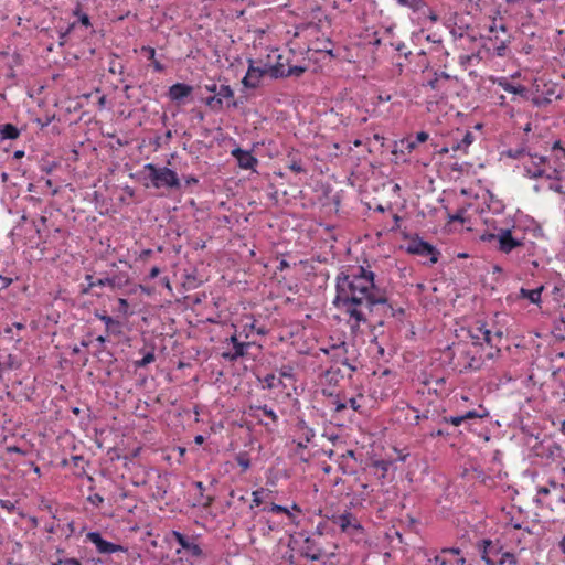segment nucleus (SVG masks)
<instances>
[{
    "label": "nucleus",
    "instance_id": "4c0bfd02",
    "mask_svg": "<svg viewBox=\"0 0 565 565\" xmlns=\"http://www.w3.org/2000/svg\"><path fill=\"white\" fill-rule=\"evenodd\" d=\"M113 311L116 313V317L122 318V319H126L132 315V312L129 311L128 300L125 298L118 299V305Z\"/></svg>",
    "mask_w": 565,
    "mask_h": 565
},
{
    "label": "nucleus",
    "instance_id": "c85d7f7f",
    "mask_svg": "<svg viewBox=\"0 0 565 565\" xmlns=\"http://www.w3.org/2000/svg\"><path fill=\"white\" fill-rule=\"evenodd\" d=\"M262 511L273 512L277 514H286L287 518L290 520L291 523L297 524L296 516L294 513L285 505H280L277 503L271 502L269 505H266L262 509Z\"/></svg>",
    "mask_w": 565,
    "mask_h": 565
},
{
    "label": "nucleus",
    "instance_id": "aec40b11",
    "mask_svg": "<svg viewBox=\"0 0 565 565\" xmlns=\"http://www.w3.org/2000/svg\"><path fill=\"white\" fill-rule=\"evenodd\" d=\"M269 71V76L273 79L286 78V65L289 67V58H284L281 54H278L274 64L266 63Z\"/></svg>",
    "mask_w": 565,
    "mask_h": 565
},
{
    "label": "nucleus",
    "instance_id": "1a4fd4ad",
    "mask_svg": "<svg viewBox=\"0 0 565 565\" xmlns=\"http://www.w3.org/2000/svg\"><path fill=\"white\" fill-rule=\"evenodd\" d=\"M171 536L181 547L177 550L178 554L181 553V550H183L191 557L202 558L205 556L203 550L199 544L194 542L193 537H190L177 530L171 531Z\"/></svg>",
    "mask_w": 565,
    "mask_h": 565
},
{
    "label": "nucleus",
    "instance_id": "f3484780",
    "mask_svg": "<svg viewBox=\"0 0 565 565\" xmlns=\"http://www.w3.org/2000/svg\"><path fill=\"white\" fill-rule=\"evenodd\" d=\"M232 156L237 160V164L242 169H255L258 164V159L249 150L237 147L232 150Z\"/></svg>",
    "mask_w": 565,
    "mask_h": 565
},
{
    "label": "nucleus",
    "instance_id": "4d7b16f0",
    "mask_svg": "<svg viewBox=\"0 0 565 565\" xmlns=\"http://www.w3.org/2000/svg\"><path fill=\"white\" fill-rule=\"evenodd\" d=\"M491 203L489 204V209L492 210L493 213L500 214L504 210V205L500 200H494L492 193H490Z\"/></svg>",
    "mask_w": 565,
    "mask_h": 565
},
{
    "label": "nucleus",
    "instance_id": "dca6fc26",
    "mask_svg": "<svg viewBox=\"0 0 565 565\" xmlns=\"http://www.w3.org/2000/svg\"><path fill=\"white\" fill-rule=\"evenodd\" d=\"M495 83L505 92L519 96L523 100L530 99V89L521 84H513L508 77H499Z\"/></svg>",
    "mask_w": 565,
    "mask_h": 565
},
{
    "label": "nucleus",
    "instance_id": "c756f323",
    "mask_svg": "<svg viewBox=\"0 0 565 565\" xmlns=\"http://www.w3.org/2000/svg\"><path fill=\"white\" fill-rule=\"evenodd\" d=\"M30 228L34 232V235L29 237L25 244H31V246L35 245L39 247L41 244H43L45 235L43 234L41 227L38 225V222L34 220L30 222Z\"/></svg>",
    "mask_w": 565,
    "mask_h": 565
},
{
    "label": "nucleus",
    "instance_id": "6ab92c4d",
    "mask_svg": "<svg viewBox=\"0 0 565 565\" xmlns=\"http://www.w3.org/2000/svg\"><path fill=\"white\" fill-rule=\"evenodd\" d=\"M128 282V276L125 273L113 275L111 277L98 278L94 282L97 287H109L110 289L122 288Z\"/></svg>",
    "mask_w": 565,
    "mask_h": 565
},
{
    "label": "nucleus",
    "instance_id": "0e129e2a",
    "mask_svg": "<svg viewBox=\"0 0 565 565\" xmlns=\"http://www.w3.org/2000/svg\"><path fill=\"white\" fill-rule=\"evenodd\" d=\"M182 179H183L182 188H184V189H189L193 185L199 184V178H196L195 175H183Z\"/></svg>",
    "mask_w": 565,
    "mask_h": 565
},
{
    "label": "nucleus",
    "instance_id": "39448f33",
    "mask_svg": "<svg viewBox=\"0 0 565 565\" xmlns=\"http://www.w3.org/2000/svg\"><path fill=\"white\" fill-rule=\"evenodd\" d=\"M497 249L502 254H510L518 248H525V238L513 236L512 228H497Z\"/></svg>",
    "mask_w": 565,
    "mask_h": 565
},
{
    "label": "nucleus",
    "instance_id": "6e6d98bb",
    "mask_svg": "<svg viewBox=\"0 0 565 565\" xmlns=\"http://www.w3.org/2000/svg\"><path fill=\"white\" fill-rule=\"evenodd\" d=\"M217 96L223 100V98L227 99L228 102L233 99L234 92L231 88L230 85L222 84L218 88Z\"/></svg>",
    "mask_w": 565,
    "mask_h": 565
},
{
    "label": "nucleus",
    "instance_id": "a211bd4d",
    "mask_svg": "<svg viewBox=\"0 0 565 565\" xmlns=\"http://www.w3.org/2000/svg\"><path fill=\"white\" fill-rule=\"evenodd\" d=\"M193 87L185 83H175L169 87L168 97L178 104L184 102L185 98L191 96Z\"/></svg>",
    "mask_w": 565,
    "mask_h": 565
},
{
    "label": "nucleus",
    "instance_id": "79ce46f5",
    "mask_svg": "<svg viewBox=\"0 0 565 565\" xmlns=\"http://www.w3.org/2000/svg\"><path fill=\"white\" fill-rule=\"evenodd\" d=\"M562 452H563V448L561 447L559 444L555 443V441H552L547 447H546V457L552 459V460H555L556 458H559L562 457Z\"/></svg>",
    "mask_w": 565,
    "mask_h": 565
},
{
    "label": "nucleus",
    "instance_id": "69168bd1",
    "mask_svg": "<svg viewBox=\"0 0 565 565\" xmlns=\"http://www.w3.org/2000/svg\"><path fill=\"white\" fill-rule=\"evenodd\" d=\"M247 100V97L246 96H239L238 98L236 99H232L230 102H227L226 106L227 108H232V109H237L238 107H241L245 102Z\"/></svg>",
    "mask_w": 565,
    "mask_h": 565
},
{
    "label": "nucleus",
    "instance_id": "f03ea898",
    "mask_svg": "<svg viewBox=\"0 0 565 565\" xmlns=\"http://www.w3.org/2000/svg\"><path fill=\"white\" fill-rule=\"evenodd\" d=\"M143 185L156 190H181L182 183L178 173L166 167L156 163H146L142 168Z\"/></svg>",
    "mask_w": 565,
    "mask_h": 565
},
{
    "label": "nucleus",
    "instance_id": "37998d69",
    "mask_svg": "<svg viewBox=\"0 0 565 565\" xmlns=\"http://www.w3.org/2000/svg\"><path fill=\"white\" fill-rule=\"evenodd\" d=\"M466 356L469 359L468 364L465 366L466 371H478L482 366L481 358L470 355V352H466Z\"/></svg>",
    "mask_w": 565,
    "mask_h": 565
},
{
    "label": "nucleus",
    "instance_id": "7ed1b4c3",
    "mask_svg": "<svg viewBox=\"0 0 565 565\" xmlns=\"http://www.w3.org/2000/svg\"><path fill=\"white\" fill-rule=\"evenodd\" d=\"M468 334L472 340L473 345H482L483 343H486L491 349H495V353L489 352L487 354V359H493L494 355L500 352L499 344L501 343L503 338L502 331L499 330L492 333V331L487 328L486 323L477 322L468 328Z\"/></svg>",
    "mask_w": 565,
    "mask_h": 565
},
{
    "label": "nucleus",
    "instance_id": "3c124183",
    "mask_svg": "<svg viewBox=\"0 0 565 565\" xmlns=\"http://www.w3.org/2000/svg\"><path fill=\"white\" fill-rule=\"evenodd\" d=\"M529 157L537 160V161L534 160L532 162V166H530L532 169L543 168L542 166L550 163V159L546 156H539L537 153L529 152Z\"/></svg>",
    "mask_w": 565,
    "mask_h": 565
},
{
    "label": "nucleus",
    "instance_id": "f8f14e48",
    "mask_svg": "<svg viewBox=\"0 0 565 565\" xmlns=\"http://www.w3.org/2000/svg\"><path fill=\"white\" fill-rule=\"evenodd\" d=\"M330 520L333 524L338 525L343 533L363 530V526L356 521L354 514L348 510L341 514H333Z\"/></svg>",
    "mask_w": 565,
    "mask_h": 565
},
{
    "label": "nucleus",
    "instance_id": "cd10ccee",
    "mask_svg": "<svg viewBox=\"0 0 565 565\" xmlns=\"http://www.w3.org/2000/svg\"><path fill=\"white\" fill-rule=\"evenodd\" d=\"M543 290L544 286H540L532 290L521 288L520 297L523 299H527L531 303L539 305L541 302V295Z\"/></svg>",
    "mask_w": 565,
    "mask_h": 565
},
{
    "label": "nucleus",
    "instance_id": "58836bf2",
    "mask_svg": "<svg viewBox=\"0 0 565 565\" xmlns=\"http://www.w3.org/2000/svg\"><path fill=\"white\" fill-rule=\"evenodd\" d=\"M393 463L394 462L392 460L379 459L374 460L371 466L381 471V476L379 477L380 479H385L386 473Z\"/></svg>",
    "mask_w": 565,
    "mask_h": 565
},
{
    "label": "nucleus",
    "instance_id": "5701e85b",
    "mask_svg": "<svg viewBox=\"0 0 565 565\" xmlns=\"http://www.w3.org/2000/svg\"><path fill=\"white\" fill-rule=\"evenodd\" d=\"M489 43L492 46H489L488 50H492L493 54L497 56H504L508 49V43L510 42L509 39L502 40L498 35L489 36L488 38Z\"/></svg>",
    "mask_w": 565,
    "mask_h": 565
},
{
    "label": "nucleus",
    "instance_id": "052dcab7",
    "mask_svg": "<svg viewBox=\"0 0 565 565\" xmlns=\"http://www.w3.org/2000/svg\"><path fill=\"white\" fill-rule=\"evenodd\" d=\"M391 46L394 47L395 51L402 53L405 58H408L411 55H412V52L411 51H405L406 49V45L404 42L402 41H398V42H392L391 43Z\"/></svg>",
    "mask_w": 565,
    "mask_h": 565
},
{
    "label": "nucleus",
    "instance_id": "603ef678",
    "mask_svg": "<svg viewBox=\"0 0 565 565\" xmlns=\"http://www.w3.org/2000/svg\"><path fill=\"white\" fill-rule=\"evenodd\" d=\"M295 369L292 365L290 364H284L281 365V367L278 370L279 372V377L282 380V377L285 379H290L292 381H296V377H295Z\"/></svg>",
    "mask_w": 565,
    "mask_h": 565
},
{
    "label": "nucleus",
    "instance_id": "2f4dec72",
    "mask_svg": "<svg viewBox=\"0 0 565 565\" xmlns=\"http://www.w3.org/2000/svg\"><path fill=\"white\" fill-rule=\"evenodd\" d=\"M555 94V87H550L543 95L531 98L534 106L543 108L552 103L551 96Z\"/></svg>",
    "mask_w": 565,
    "mask_h": 565
},
{
    "label": "nucleus",
    "instance_id": "393cba45",
    "mask_svg": "<svg viewBox=\"0 0 565 565\" xmlns=\"http://www.w3.org/2000/svg\"><path fill=\"white\" fill-rule=\"evenodd\" d=\"M296 429L301 433L300 439H305V443H310L316 434L315 430L308 426L307 422L302 417H297Z\"/></svg>",
    "mask_w": 565,
    "mask_h": 565
},
{
    "label": "nucleus",
    "instance_id": "4468645a",
    "mask_svg": "<svg viewBox=\"0 0 565 565\" xmlns=\"http://www.w3.org/2000/svg\"><path fill=\"white\" fill-rule=\"evenodd\" d=\"M326 354L330 355L331 361L348 366L351 371H355L356 367L349 362L347 356L348 345L345 342L340 344H333L329 349L324 350Z\"/></svg>",
    "mask_w": 565,
    "mask_h": 565
},
{
    "label": "nucleus",
    "instance_id": "13d9d810",
    "mask_svg": "<svg viewBox=\"0 0 565 565\" xmlns=\"http://www.w3.org/2000/svg\"><path fill=\"white\" fill-rule=\"evenodd\" d=\"M504 563H509L510 565H516L518 558L513 553L504 552V553H502V556L499 561V565H503Z\"/></svg>",
    "mask_w": 565,
    "mask_h": 565
},
{
    "label": "nucleus",
    "instance_id": "774afa93",
    "mask_svg": "<svg viewBox=\"0 0 565 565\" xmlns=\"http://www.w3.org/2000/svg\"><path fill=\"white\" fill-rule=\"evenodd\" d=\"M429 562H434V565H451L452 562L451 561H447V556L441 554L440 555H436L433 559H428Z\"/></svg>",
    "mask_w": 565,
    "mask_h": 565
},
{
    "label": "nucleus",
    "instance_id": "4be33fe9",
    "mask_svg": "<svg viewBox=\"0 0 565 565\" xmlns=\"http://www.w3.org/2000/svg\"><path fill=\"white\" fill-rule=\"evenodd\" d=\"M287 168L295 173L306 172L302 166L301 154L298 150L292 149L287 154Z\"/></svg>",
    "mask_w": 565,
    "mask_h": 565
},
{
    "label": "nucleus",
    "instance_id": "a19ab883",
    "mask_svg": "<svg viewBox=\"0 0 565 565\" xmlns=\"http://www.w3.org/2000/svg\"><path fill=\"white\" fill-rule=\"evenodd\" d=\"M235 460L237 465L242 468V472H245L250 468V457L247 451H241L236 454Z\"/></svg>",
    "mask_w": 565,
    "mask_h": 565
},
{
    "label": "nucleus",
    "instance_id": "c03bdc74",
    "mask_svg": "<svg viewBox=\"0 0 565 565\" xmlns=\"http://www.w3.org/2000/svg\"><path fill=\"white\" fill-rule=\"evenodd\" d=\"M398 4L409 8L413 11H419L424 8V0H396Z\"/></svg>",
    "mask_w": 565,
    "mask_h": 565
},
{
    "label": "nucleus",
    "instance_id": "e433bc0d",
    "mask_svg": "<svg viewBox=\"0 0 565 565\" xmlns=\"http://www.w3.org/2000/svg\"><path fill=\"white\" fill-rule=\"evenodd\" d=\"M478 548L481 552V558L484 556H489V554H497L500 552L501 547L494 551V545L491 540L483 539L478 542Z\"/></svg>",
    "mask_w": 565,
    "mask_h": 565
},
{
    "label": "nucleus",
    "instance_id": "c9c22d12",
    "mask_svg": "<svg viewBox=\"0 0 565 565\" xmlns=\"http://www.w3.org/2000/svg\"><path fill=\"white\" fill-rule=\"evenodd\" d=\"M73 14L77 17V20H76L77 25L79 24L82 26H85L86 29L93 26L89 15L82 11V6L79 2L77 3L76 8L73 10Z\"/></svg>",
    "mask_w": 565,
    "mask_h": 565
},
{
    "label": "nucleus",
    "instance_id": "bf43d9fd",
    "mask_svg": "<svg viewBox=\"0 0 565 565\" xmlns=\"http://www.w3.org/2000/svg\"><path fill=\"white\" fill-rule=\"evenodd\" d=\"M466 209L461 207V209H458L454 214H450L449 215V221L450 222H459V223H465V214H466Z\"/></svg>",
    "mask_w": 565,
    "mask_h": 565
},
{
    "label": "nucleus",
    "instance_id": "473e14b6",
    "mask_svg": "<svg viewBox=\"0 0 565 565\" xmlns=\"http://www.w3.org/2000/svg\"><path fill=\"white\" fill-rule=\"evenodd\" d=\"M107 335L119 337L124 333V322L120 318L115 317L106 328Z\"/></svg>",
    "mask_w": 565,
    "mask_h": 565
},
{
    "label": "nucleus",
    "instance_id": "5fc2aeb1",
    "mask_svg": "<svg viewBox=\"0 0 565 565\" xmlns=\"http://www.w3.org/2000/svg\"><path fill=\"white\" fill-rule=\"evenodd\" d=\"M462 417H463L462 414L451 415V416H444V417H441L440 423L441 424H450V425H454V426H459L461 424H465Z\"/></svg>",
    "mask_w": 565,
    "mask_h": 565
},
{
    "label": "nucleus",
    "instance_id": "49530a36",
    "mask_svg": "<svg viewBox=\"0 0 565 565\" xmlns=\"http://www.w3.org/2000/svg\"><path fill=\"white\" fill-rule=\"evenodd\" d=\"M427 86L430 87L433 90L440 92L443 94L447 89L445 84L438 78V76H436L435 73L433 74V78H430L427 82Z\"/></svg>",
    "mask_w": 565,
    "mask_h": 565
},
{
    "label": "nucleus",
    "instance_id": "a878e982",
    "mask_svg": "<svg viewBox=\"0 0 565 565\" xmlns=\"http://www.w3.org/2000/svg\"><path fill=\"white\" fill-rule=\"evenodd\" d=\"M257 380L259 382L264 383L263 388H266V390L285 388L286 387L282 380L280 377H277L274 373H269L264 377L257 376Z\"/></svg>",
    "mask_w": 565,
    "mask_h": 565
},
{
    "label": "nucleus",
    "instance_id": "ddd939ff",
    "mask_svg": "<svg viewBox=\"0 0 565 565\" xmlns=\"http://www.w3.org/2000/svg\"><path fill=\"white\" fill-rule=\"evenodd\" d=\"M259 412H262L266 417L270 418L275 427L278 424V415L276 412L266 404H250L246 411L248 416L256 419L259 425L265 426L267 430H273L274 428L269 427L268 423H265L263 419H260Z\"/></svg>",
    "mask_w": 565,
    "mask_h": 565
},
{
    "label": "nucleus",
    "instance_id": "09e8293b",
    "mask_svg": "<svg viewBox=\"0 0 565 565\" xmlns=\"http://www.w3.org/2000/svg\"><path fill=\"white\" fill-rule=\"evenodd\" d=\"M247 331H255L259 335H266L268 333V329L264 326L257 327L255 322H252L250 324H245L243 332H245V337L248 338Z\"/></svg>",
    "mask_w": 565,
    "mask_h": 565
},
{
    "label": "nucleus",
    "instance_id": "8fccbe9b",
    "mask_svg": "<svg viewBox=\"0 0 565 565\" xmlns=\"http://www.w3.org/2000/svg\"><path fill=\"white\" fill-rule=\"evenodd\" d=\"M309 443H305V439H300L296 443V447H295V455L299 457V459L303 462H308V458L303 456V451L305 449H307V445Z\"/></svg>",
    "mask_w": 565,
    "mask_h": 565
},
{
    "label": "nucleus",
    "instance_id": "b1692460",
    "mask_svg": "<svg viewBox=\"0 0 565 565\" xmlns=\"http://www.w3.org/2000/svg\"><path fill=\"white\" fill-rule=\"evenodd\" d=\"M489 415H490L489 411L486 407H483L482 405H479L478 409H471V411H467V412L462 413V416H463L462 418L467 426H471L470 420L488 418Z\"/></svg>",
    "mask_w": 565,
    "mask_h": 565
},
{
    "label": "nucleus",
    "instance_id": "412c9836",
    "mask_svg": "<svg viewBox=\"0 0 565 565\" xmlns=\"http://www.w3.org/2000/svg\"><path fill=\"white\" fill-rule=\"evenodd\" d=\"M21 131L11 122L0 125V143L17 140L21 136Z\"/></svg>",
    "mask_w": 565,
    "mask_h": 565
},
{
    "label": "nucleus",
    "instance_id": "9b49d317",
    "mask_svg": "<svg viewBox=\"0 0 565 565\" xmlns=\"http://www.w3.org/2000/svg\"><path fill=\"white\" fill-rule=\"evenodd\" d=\"M86 537L95 545L96 550L100 554H114L116 552L125 551L121 545L105 540L98 531L88 532Z\"/></svg>",
    "mask_w": 565,
    "mask_h": 565
},
{
    "label": "nucleus",
    "instance_id": "680f3d73",
    "mask_svg": "<svg viewBox=\"0 0 565 565\" xmlns=\"http://www.w3.org/2000/svg\"><path fill=\"white\" fill-rule=\"evenodd\" d=\"M51 565H82L81 561L74 557L71 558H57L52 562Z\"/></svg>",
    "mask_w": 565,
    "mask_h": 565
},
{
    "label": "nucleus",
    "instance_id": "e2e57ef3",
    "mask_svg": "<svg viewBox=\"0 0 565 565\" xmlns=\"http://www.w3.org/2000/svg\"><path fill=\"white\" fill-rule=\"evenodd\" d=\"M28 222V217L25 214L21 216L20 222L14 226V228L11 231L10 235H21V232L24 230V224Z\"/></svg>",
    "mask_w": 565,
    "mask_h": 565
},
{
    "label": "nucleus",
    "instance_id": "0eeeda50",
    "mask_svg": "<svg viewBox=\"0 0 565 565\" xmlns=\"http://www.w3.org/2000/svg\"><path fill=\"white\" fill-rule=\"evenodd\" d=\"M248 68L245 76L242 78V85L247 89H256L260 86V79L265 75H269L268 66H256L253 58L247 60Z\"/></svg>",
    "mask_w": 565,
    "mask_h": 565
},
{
    "label": "nucleus",
    "instance_id": "7c9ffc66",
    "mask_svg": "<svg viewBox=\"0 0 565 565\" xmlns=\"http://www.w3.org/2000/svg\"><path fill=\"white\" fill-rule=\"evenodd\" d=\"M20 366V363L17 360V356L11 353H1L0 352V369L1 370H15Z\"/></svg>",
    "mask_w": 565,
    "mask_h": 565
},
{
    "label": "nucleus",
    "instance_id": "de8ad7c7",
    "mask_svg": "<svg viewBox=\"0 0 565 565\" xmlns=\"http://www.w3.org/2000/svg\"><path fill=\"white\" fill-rule=\"evenodd\" d=\"M156 359L153 350L147 351L140 360L135 361L136 367H145Z\"/></svg>",
    "mask_w": 565,
    "mask_h": 565
},
{
    "label": "nucleus",
    "instance_id": "864d4df0",
    "mask_svg": "<svg viewBox=\"0 0 565 565\" xmlns=\"http://www.w3.org/2000/svg\"><path fill=\"white\" fill-rule=\"evenodd\" d=\"M205 104L215 111H218L223 108V102L217 95L207 97L205 99Z\"/></svg>",
    "mask_w": 565,
    "mask_h": 565
},
{
    "label": "nucleus",
    "instance_id": "72a5a7b5",
    "mask_svg": "<svg viewBox=\"0 0 565 565\" xmlns=\"http://www.w3.org/2000/svg\"><path fill=\"white\" fill-rule=\"evenodd\" d=\"M193 486L198 489L199 491V500H198V503L200 505H202L203 508H209L213 501H214V498L213 497H210V495H204V491H205V487L203 484L202 481H193Z\"/></svg>",
    "mask_w": 565,
    "mask_h": 565
},
{
    "label": "nucleus",
    "instance_id": "2eb2a0df",
    "mask_svg": "<svg viewBox=\"0 0 565 565\" xmlns=\"http://www.w3.org/2000/svg\"><path fill=\"white\" fill-rule=\"evenodd\" d=\"M68 236H70L68 231L61 228V227H55L52 232H49L47 234H45L43 244L51 245L54 248L62 250L67 245Z\"/></svg>",
    "mask_w": 565,
    "mask_h": 565
},
{
    "label": "nucleus",
    "instance_id": "423d86ee",
    "mask_svg": "<svg viewBox=\"0 0 565 565\" xmlns=\"http://www.w3.org/2000/svg\"><path fill=\"white\" fill-rule=\"evenodd\" d=\"M298 535L300 537H303V545L300 548L301 557H305L311 562L320 561L321 557L324 555V550L319 540L315 537V534H309L306 531H300L298 532Z\"/></svg>",
    "mask_w": 565,
    "mask_h": 565
},
{
    "label": "nucleus",
    "instance_id": "f704fd0d",
    "mask_svg": "<svg viewBox=\"0 0 565 565\" xmlns=\"http://www.w3.org/2000/svg\"><path fill=\"white\" fill-rule=\"evenodd\" d=\"M475 136L471 131L467 130L460 141H457L455 145H452L451 150L458 151L461 150L465 153H467L468 147L473 142Z\"/></svg>",
    "mask_w": 565,
    "mask_h": 565
},
{
    "label": "nucleus",
    "instance_id": "a18cd8bd",
    "mask_svg": "<svg viewBox=\"0 0 565 565\" xmlns=\"http://www.w3.org/2000/svg\"><path fill=\"white\" fill-rule=\"evenodd\" d=\"M308 67L306 65H289L286 71V77L295 76L300 77L307 72Z\"/></svg>",
    "mask_w": 565,
    "mask_h": 565
},
{
    "label": "nucleus",
    "instance_id": "ea45409f",
    "mask_svg": "<svg viewBox=\"0 0 565 565\" xmlns=\"http://www.w3.org/2000/svg\"><path fill=\"white\" fill-rule=\"evenodd\" d=\"M529 152L530 151L527 150V147L525 145H522L518 148H510V149L505 150L503 152V154L511 159H520L524 154L529 156Z\"/></svg>",
    "mask_w": 565,
    "mask_h": 565
},
{
    "label": "nucleus",
    "instance_id": "bb28decb",
    "mask_svg": "<svg viewBox=\"0 0 565 565\" xmlns=\"http://www.w3.org/2000/svg\"><path fill=\"white\" fill-rule=\"evenodd\" d=\"M169 488L168 479L161 476H158L154 484V491L152 493L153 499L163 500L167 495Z\"/></svg>",
    "mask_w": 565,
    "mask_h": 565
},
{
    "label": "nucleus",
    "instance_id": "6e6552de",
    "mask_svg": "<svg viewBox=\"0 0 565 565\" xmlns=\"http://www.w3.org/2000/svg\"><path fill=\"white\" fill-rule=\"evenodd\" d=\"M225 343L232 344V350L222 353V358L227 362H236L238 359L246 356L248 349L254 344L248 341H239L236 333L225 339Z\"/></svg>",
    "mask_w": 565,
    "mask_h": 565
},
{
    "label": "nucleus",
    "instance_id": "20e7f679",
    "mask_svg": "<svg viewBox=\"0 0 565 565\" xmlns=\"http://www.w3.org/2000/svg\"><path fill=\"white\" fill-rule=\"evenodd\" d=\"M404 238L408 241L407 245L405 246L407 254L427 257L429 258L430 265L438 263L440 252L436 246L423 239L418 234H404Z\"/></svg>",
    "mask_w": 565,
    "mask_h": 565
},
{
    "label": "nucleus",
    "instance_id": "f257e3e1",
    "mask_svg": "<svg viewBox=\"0 0 565 565\" xmlns=\"http://www.w3.org/2000/svg\"><path fill=\"white\" fill-rule=\"evenodd\" d=\"M366 265H348L335 277V297L332 305L354 321L351 330L365 324L371 333L384 327L387 318L399 321L405 316L402 307H395L385 288L376 282L375 273Z\"/></svg>",
    "mask_w": 565,
    "mask_h": 565
},
{
    "label": "nucleus",
    "instance_id": "9d476101",
    "mask_svg": "<svg viewBox=\"0 0 565 565\" xmlns=\"http://www.w3.org/2000/svg\"><path fill=\"white\" fill-rule=\"evenodd\" d=\"M547 168H535L532 169L529 166H524V175L530 179L545 178L547 180L562 181L563 180V167L561 164L551 166Z\"/></svg>",
    "mask_w": 565,
    "mask_h": 565
},
{
    "label": "nucleus",
    "instance_id": "338daca9",
    "mask_svg": "<svg viewBox=\"0 0 565 565\" xmlns=\"http://www.w3.org/2000/svg\"><path fill=\"white\" fill-rule=\"evenodd\" d=\"M548 164L556 166L558 163L561 164V167H563V170L565 171V160L562 158V153H553L551 158L548 157Z\"/></svg>",
    "mask_w": 565,
    "mask_h": 565
}]
</instances>
